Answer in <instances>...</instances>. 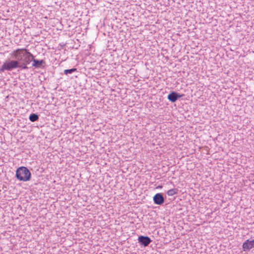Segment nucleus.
<instances>
[{"label": "nucleus", "mask_w": 254, "mask_h": 254, "mask_svg": "<svg viewBox=\"0 0 254 254\" xmlns=\"http://www.w3.org/2000/svg\"><path fill=\"white\" fill-rule=\"evenodd\" d=\"M13 60L5 62L1 66L0 70L11 71L13 69L19 68L21 69L28 68L26 64V53L25 48H18L14 50L10 54Z\"/></svg>", "instance_id": "f257e3e1"}, {"label": "nucleus", "mask_w": 254, "mask_h": 254, "mask_svg": "<svg viewBox=\"0 0 254 254\" xmlns=\"http://www.w3.org/2000/svg\"><path fill=\"white\" fill-rule=\"evenodd\" d=\"M15 176L19 181L26 182L30 180L31 173L26 167H20L17 169Z\"/></svg>", "instance_id": "f03ea898"}, {"label": "nucleus", "mask_w": 254, "mask_h": 254, "mask_svg": "<svg viewBox=\"0 0 254 254\" xmlns=\"http://www.w3.org/2000/svg\"><path fill=\"white\" fill-rule=\"evenodd\" d=\"M138 243L144 247H147L151 242L150 238L147 236H140L138 238Z\"/></svg>", "instance_id": "7ed1b4c3"}, {"label": "nucleus", "mask_w": 254, "mask_h": 254, "mask_svg": "<svg viewBox=\"0 0 254 254\" xmlns=\"http://www.w3.org/2000/svg\"><path fill=\"white\" fill-rule=\"evenodd\" d=\"M253 248H254V240H247L243 244V249L245 252L249 251Z\"/></svg>", "instance_id": "20e7f679"}, {"label": "nucleus", "mask_w": 254, "mask_h": 254, "mask_svg": "<svg viewBox=\"0 0 254 254\" xmlns=\"http://www.w3.org/2000/svg\"><path fill=\"white\" fill-rule=\"evenodd\" d=\"M182 96L183 95H180L175 92H172L168 95V99L172 102H175L178 99Z\"/></svg>", "instance_id": "39448f33"}, {"label": "nucleus", "mask_w": 254, "mask_h": 254, "mask_svg": "<svg viewBox=\"0 0 254 254\" xmlns=\"http://www.w3.org/2000/svg\"><path fill=\"white\" fill-rule=\"evenodd\" d=\"M154 203L156 204L161 205L164 202V198L161 193H157L153 197Z\"/></svg>", "instance_id": "423d86ee"}, {"label": "nucleus", "mask_w": 254, "mask_h": 254, "mask_svg": "<svg viewBox=\"0 0 254 254\" xmlns=\"http://www.w3.org/2000/svg\"><path fill=\"white\" fill-rule=\"evenodd\" d=\"M45 64V61L43 60H38L35 59H33L32 66L35 68H40L43 64Z\"/></svg>", "instance_id": "0eeeda50"}, {"label": "nucleus", "mask_w": 254, "mask_h": 254, "mask_svg": "<svg viewBox=\"0 0 254 254\" xmlns=\"http://www.w3.org/2000/svg\"><path fill=\"white\" fill-rule=\"evenodd\" d=\"M26 64L27 65L31 63V62H33V59H34V56L33 55L29 52V51L26 49Z\"/></svg>", "instance_id": "6e6552de"}, {"label": "nucleus", "mask_w": 254, "mask_h": 254, "mask_svg": "<svg viewBox=\"0 0 254 254\" xmlns=\"http://www.w3.org/2000/svg\"><path fill=\"white\" fill-rule=\"evenodd\" d=\"M29 120L31 122H35L37 121L39 119V117L37 115L35 114H31L29 116Z\"/></svg>", "instance_id": "1a4fd4ad"}, {"label": "nucleus", "mask_w": 254, "mask_h": 254, "mask_svg": "<svg viewBox=\"0 0 254 254\" xmlns=\"http://www.w3.org/2000/svg\"><path fill=\"white\" fill-rule=\"evenodd\" d=\"M178 192V190L176 189H172L168 190L167 192V194L169 196H173V195L176 194Z\"/></svg>", "instance_id": "9d476101"}, {"label": "nucleus", "mask_w": 254, "mask_h": 254, "mask_svg": "<svg viewBox=\"0 0 254 254\" xmlns=\"http://www.w3.org/2000/svg\"><path fill=\"white\" fill-rule=\"evenodd\" d=\"M75 71H76V68H73L69 69H65L64 70V72L65 74L67 75V74L72 73V72H73Z\"/></svg>", "instance_id": "9b49d317"}, {"label": "nucleus", "mask_w": 254, "mask_h": 254, "mask_svg": "<svg viewBox=\"0 0 254 254\" xmlns=\"http://www.w3.org/2000/svg\"><path fill=\"white\" fill-rule=\"evenodd\" d=\"M158 188H162V186H159L158 187Z\"/></svg>", "instance_id": "f8f14e48"}]
</instances>
